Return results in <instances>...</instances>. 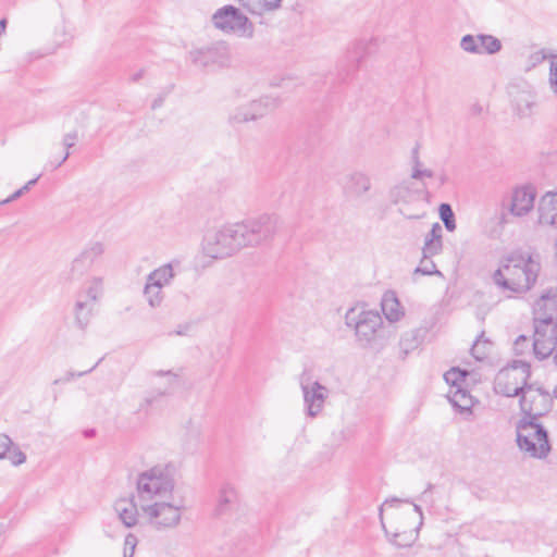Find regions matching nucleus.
Listing matches in <instances>:
<instances>
[{"mask_svg": "<svg viewBox=\"0 0 557 557\" xmlns=\"http://www.w3.org/2000/svg\"><path fill=\"white\" fill-rule=\"evenodd\" d=\"M39 177H40V175H38L37 177H35V178H33V180L28 181L24 186H28V190H29V189H30V187H32V186H34V185L37 183V181L39 180Z\"/></svg>", "mask_w": 557, "mask_h": 557, "instance_id": "obj_55", "label": "nucleus"}, {"mask_svg": "<svg viewBox=\"0 0 557 557\" xmlns=\"http://www.w3.org/2000/svg\"><path fill=\"white\" fill-rule=\"evenodd\" d=\"M5 28H7V20L5 18H1L0 20V35L2 33H4Z\"/></svg>", "mask_w": 557, "mask_h": 557, "instance_id": "obj_56", "label": "nucleus"}, {"mask_svg": "<svg viewBox=\"0 0 557 557\" xmlns=\"http://www.w3.org/2000/svg\"><path fill=\"white\" fill-rule=\"evenodd\" d=\"M532 376L531 364L523 360H513L503 368L496 375L494 391L505 397H521L532 392L534 384H530Z\"/></svg>", "mask_w": 557, "mask_h": 557, "instance_id": "obj_3", "label": "nucleus"}, {"mask_svg": "<svg viewBox=\"0 0 557 557\" xmlns=\"http://www.w3.org/2000/svg\"><path fill=\"white\" fill-rule=\"evenodd\" d=\"M442 226L440 225V223H434L432 225V228L431 231L426 234L425 238H433V239H436V240H442Z\"/></svg>", "mask_w": 557, "mask_h": 557, "instance_id": "obj_47", "label": "nucleus"}, {"mask_svg": "<svg viewBox=\"0 0 557 557\" xmlns=\"http://www.w3.org/2000/svg\"><path fill=\"white\" fill-rule=\"evenodd\" d=\"M90 269L91 267H89V264H85V261H83V259L78 256L72 262L70 278H81Z\"/></svg>", "mask_w": 557, "mask_h": 557, "instance_id": "obj_37", "label": "nucleus"}, {"mask_svg": "<svg viewBox=\"0 0 557 557\" xmlns=\"http://www.w3.org/2000/svg\"><path fill=\"white\" fill-rule=\"evenodd\" d=\"M479 54H495L502 50V41L493 35L479 34Z\"/></svg>", "mask_w": 557, "mask_h": 557, "instance_id": "obj_25", "label": "nucleus"}, {"mask_svg": "<svg viewBox=\"0 0 557 557\" xmlns=\"http://www.w3.org/2000/svg\"><path fill=\"white\" fill-rule=\"evenodd\" d=\"M468 375L469 372L467 370H461L458 367H454L449 369L447 372H445L444 379L447 384L455 387H460V385H463V383L466 382Z\"/></svg>", "mask_w": 557, "mask_h": 557, "instance_id": "obj_30", "label": "nucleus"}, {"mask_svg": "<svg viewBox=\"0 0 557 557\" xmlns=\"http://www.w3.org/2000/svg\"><path fill=\"white\" fill-rule=\"evenodd\" d=\"M413 509H414L416 512H418L420 516H422V509H421V507L419 505L414 504L413 505Z\"/></svg>", "mask_w": 557, "mask_h": 557, "instance_id": "obj_64", "label": "nucleus"}, {"mask_svg": "<svg viewBox=\"0 0 557 557\" xmlns=\"http://www.w3.org/2000/svg\"><path fill=\"white\" fill-rule=\"evenodd\" d=\"M143 76H144V70H140L137 73L132 75L131 81L138 82Z\"/></svg>", "mask_w": 557, "mask_h": 557, "instance_id": "obj_54", "label": "nucleus"}, {"mask_svg": "<svg viewBox=\"0 0 557 557\" xmlns=\"http://www.w3.org/2000/svg\"><path fill=\"white\" fill-rule=\"evenodd\" d=\"M299 384L302 391L307 414L317 417L322 410L325 398L327 397V388L320 382L314 381L311 372L308 370H304L300 374Z\"/></svg>", "mask_w": 557, "mask_h": 557, "instance_id": "obj_11", "label": "nucleus"}, {"mask_svg": "<svg viewBox=\"0 0 557 557\" xmlns=\"http://www.w3.org/2000/svg\"><path fill=\"white\" fill-rule=\"evenodd\" d=\"M161 289H162L161 285H158L156 283H150L148 281L146 282V285L144 288V296L150 307L157 308L161 305V302L163 300V295H162Z\"/></svg>", "mask_w": 557, "mask_h": 557, "instance_id": "obj_26", "label": "nucleus"}, {"mask_svg": "<svg viewBox=\"0 0 557 557\" xmlns=\"http://www.w3.org/2000/svg\"><path fill=\"white\" fill-rule=\"evenodd\" d=\"M137 537L133 533H128L124 540V554L123 557H133L137 545Z\"/></svg>", "mask_w": 557, "mask_h": 557, "instance_id": "obj_42", "label": "nucleus"}, {"mask_svg": "<svg viewBox=\"0 0 557 557\" xmlns=\"http://www.w3.org/2000/svg\"><path fill=\"white\" fill-rule=\"evenodd\" d=\"M529 432H530V441H532V442H534L536 445H539V444H537V440L534 437V430H530Z\"/></svg>", "mask_w": 557, "mask_h": 557, "instance_id": "obj_63", "label": "nucleus"}, {"mask_svg": "<svg viewBox=\"0 0 557 557\" xmlns=\"http://www.w3.org/2000/svg\"><path fill=\"white\" fill-rule=\"evenodd\" d=\"M103 360V357L100 358L96 364H94L90 369L86 370V371H82V372H73V371H69L66 372L65 376L63 379H58L55 380L53 383L54 384H58L60 382H69L71 380H73L74 377H81V376H84L90 372H92L97 367L98 364Z\"/></svg>", "mask_w": 557, "mask_h": 557, "instance_id": "obj_43", "label": "nucleus"}, {"mask_svg": "<svg viewBox=\"0 0 557 557\" xmlns=\"http://www.w3.org/2000/svg\"><path fill=\"white\" fill-rule=\"evenodd\" d=\"M389 197L394 203H409L418 199L420 197V193L412 189L410 184L401 183L391 189Z\"/></svg>", "mask_w": 557, "mask_h": 557, "instance_id": "obj_21", "label": "nucleus"}, {"mask_svg": "<svg viewBox=\"0 0 557 557\" xmlns=\"http://www.w3.org/2000/svg\"><path fill=\"white\" fill-rule=\"evenodd\" d=\"M398 536H399L398 534H395V535H394L395 540L393 541V543H394L395 545H397L398 547H407V546H410V544H409V543H398V542L396 541V537H398Z\"/></svg>", "mask_w": 557, "mask_h": 557, "instance_id": "obj_57", "label": "nucleus"}, {"mask_svg": "<svg viewBox=\"0 0 557 557\" xmlns=\"http://www.w3.org/2000/svg\"><path fill=\"white\" fill-rule=\"evenodd\" d=\"M77 137H78L77 131L67 133L63 136L62 144L69 150L70 148H72L75 145Z\"/></svg>", "mask_w": 557, "mask_h": 557, "instance_id": "obj_46", "label": "nucleus"}, {"mask_svg": "<svg viewBox=\"0 0 557 557\" xmlns=\"http://www.w3.org/2000/svg\"><path fill=\"white\" fill-rule=\"evenodd\" d=\"M341 185L343 196L349 200L368 199L373 186L371 176L360 170L347 173Z\"/></svg>", "mask_w": 557, "mask_h": 557, "instance_id": "obj_13", "label": "nucleus"}, {"mask_svg": "<svg viewBox=\"0 0 557 557\" xmlns=\"http://www.w3.org/2000/svg\"><path fill=\"white\" fill-rule=\"evenodd\" d=\"M104 252V246L100 242L91 243L81 253L79 257L85 261V264L92 267L95 261L100 258Z\"/></svg>", "mask_w": 557, "mask_h": 557, "instance_id": "obj_27", "label": "nucleus"}, {"mask_svg": "<svg viewBox=\"0 0 557 557\" xmlns=\"http://www.w3.org/2000/svg\"><path fill=\"white\" fill-rule=\"evenodd\" d=\"M400 502H401L400 499L394 497V498L387 499L385 502V504H391L392 505V504H396V503H400Z\"/></svg>", "mask_w": 557, "mask_h": 557, "instance_id": "obj_62", "label": "nucleus"}, {"mask_svg": "<svg viewBox=\"0 0 557 557\" xmlns=\"http://www.w3.org/2000/svg\"><path fill=\"white\" fill-rule=\"evenodd\" d=\"M540 271L541 263L531 253L515 250L502 259L493 281L503 290L525 294L535 285Z\"/></svg>", "mask_w": 557, "mask_h": 557, "instance_id": "obj_2", "label": "nucleus"}, {"mask_svg": "<svg viewBox=\"0 0 557 557\" xmlns=\"http://www.w3.org/2000/svg\"><path fill=\"white\" fill-rule=\"evenodd\" d=\"M21 196H22V194H21V193L18 191V189H17V190H16L15 193H13L9 198H7V199L2 200V201L0 202V205L8 203V202H10V201H12V200H15L16 198H18V197H21Z\"/></svg>", "mask_w": 557, "mask_h": 557, "instance_id": "obj_53", "label": "nucleus"}, {"mask_svg": "<svg viewBox=\"0 0 557 557\" xmlns=\"http://www.w3.org/2000/svg\"><path fill=\"white\" fill-rule=\"evenodd\" d=\"M460 47L463 51L478 54L480 53L479 49V35L467 34L462 36L460 40Z\"/></svg>", "mask_w": 557, "mask_h": 557, "instance_id": "obj_36", "label": "nucleus"}, {"mask_svg": "<svg viewBox=\"0 0 557 557\" xmlns=\"http://www.w3.org/2000/svg\"><path fill=\"white\" fill-rule=\"evenodd\" d=\"M174 276L173 268L171 263L164 264L156 270H153L149 275L147 276V281L150 283H156L158 285H161L163 287L165 284H168Z\"/></svg>", "mask_w": 557, "mask_h": 557, "instance_id": "obj_24", "label": "nucleus"}, {"mask_svg": "<svg viewBox=\"0 0 557 557\" xmlns=\"http://www.w3.org/2000/svg\"><path fill=\"white\" fill-rule=\"evenodd\" d=\"M252 14L273 12L282 7V0H239Z\"/></svg>", "mask_w": 557, "mask_h": 557, "instance_id": "obj_22", "label": "nucleus"}, {"mask_svg": "<svg viewBox=\"0 0 557 557\" xmlns=\"http://www.w3.org/2000/svg\"><path fill=\"white\" fill-rule=\"evenodd\" d=\"M114 510L119 519L126 528H133L138 522V508L134 500V496L119 498L114 503Z\"/></svg>", "mask_w": 557, "mask_h": 557, "instance_id": "obj_16", "label": "nucleus"}, {"mask_svg": "<svg viewBox=\"0 0 557 557\" xmlns=\"http://www.w3.org/2000/svg\"><path fill=\"white\" fill-rule=\"evenodd\" d=\"M173 490L174 479L168 466H156L138 475L137 492L141 499L172 496Z\"/></svg>", "mask_w": 557, "mask_h": 557, "instance_id": "obj_7", "label": "nucleus"}, {"mask_svg": "<svg viewBox=\"0 0 557 557\" xmlns=\"http://www.w3.org/2000/svg\"><path fill=\"white\" fill-rule=\"evenodd\" d=\"M277 101L274 98L271 97H263L259 100H255L249 104L250 112L252 111H264V115L268 113L269 110L274 109L277 107Z\"/></svg>", "mask_w": 557, "mask_h": 557, "instance_id": "obj_35", "label": "nucleus"}, {"mask_svg": "<svg viewBox=\"0 0 557 557\" xmlns=\"http://www.w3.org/2000/svg\"><path fill=\"white\" fill-rule=\"evenodd\" d=\"M202 249L206 256L213 259H224L239 252L243 248L235 223L209 232L203 238Z\"/></svg>", "mask_w": 557, "mask_h": 557, "instance_id": "obj_6", "label": "nucleus"}, {"mask_svg": "<svg viewBox=\"0 0 557 557\" xmlns=\"http://www.w3.org/2000/svg\"><path fill=\"white\" fill-rule=\"evenodd\" d=\"M432 257H422L419 265L416 268L414 272L420 273L422 275H442V273L436 269L434 261L431 259Z\"/></svg>", "mask_w": 557, "mask_h": 557, "instance_id": "obj_34", "label": "nucleus"}, {"mask_svg": "<svg viewBox=\"0 0 557 557\" xmlns=\"http://www.w3.org/2000/svg\"><path fill=\"white\" fill-rule=\"evenodd\" d=\"M94 307V304L83 299V295H77V299L74 306V313L75 322L81 330H85L89 324Z\"/></svg>", "mask_w": 557, "mask_h": 557, "instance_id": "obj_20", "label": "nucleus"}, {"mask_svg": "<svg viewBox=\"0 0 557 557\" xmlns=\"http://www.w3.org/2000/svg\"><path fill=\"white\" fill-rule=\"evenodd\" d=\"M188 54L191 63L199 67L225 66L230 61V49L224 41L194 49Z\"/></svg>", "mask_w": 557, "mask_h": 557, "instance_id": "obj_12", "label": "nucleus"}, {"mask_svg": "<svg viewBox=\"0 0 557 557\" xmlns=\"http://www.w3.org/2000/svg\"><path fill=\"white\" fill-rule=\"evenodd\" d=\"M535 104V99L531 95H522L516 99V110L520 116L531 115Z\"/></svg>", "mask_w": 557, "mask_h": 557, "instance_id": "obj_31", "label": "nucleus"}, {"mask_svg": "<svg viewBox=\"0 0 557 557\" xmlns=\"http://www.w3.org/2000/svg\"><path fill=\"white\" fill-rule=\"evenodd\" d=\"M528 346V337L525 335H519L515 343L513 349L516 355H522Z\"/></svg>", "mask_w": 557, "mask_h": 557, "instance_id": "obj_45", "label": "nucleus"}, {"mask_svg": "<svg viewBox=\"0 0 557 557\" xmlns=\"http://www.w3.org/2000/svg\"><path fill=\"white\" fill-rule=\"evenodd\" d=\"M507 223H508V214L503 211L498 218V225L504 227Z\"/></svg>", "mask_w": 557, "mask_h": 557, "instance_id": "obj_52", "label": "nucleus"}, {"mask_svg": "<svg viewBox=\"0 0 557 557\" xmlns=\"http://www.w3.org/2000/svg\"><path fill=\"white\" fill-rule=\"evenodd\" d=\"M492 345L488 338H484V332H481L471 347V355L475 360L483 361L488 357Z\"/></svg>", "mask_w": 557, "mask_h": 557, "instance_id": "obj_23", "label": "nucleus"}, {"mask_svg": "<svg viewBox=\"0 0 557 557\" xmlns=\"http://www.w3.org/2000/svg\"><path fill=\"white\" fill-rule=\"evenodd\" d=\"M549 84L557 92V52L549 53Z\"/></svg>", "mask_w": 557, "mask_h": 557, "instance_id": "obj_40", "label": "nucleus"}, {"mask_svg": "<svg viewBox=\"0 0 557 557\" xmlns=\"http://www.w3.org/2000/svg\"><path fill=\"white\" fill-rule=\"evenodd\" d=\"M147 522L156 530L173 529L181 522L183 502L156 500L140 506Z\"/></svg>", "mask_w": 557, "mask_h": 557, "instance_id": "obj_8", "label": "nucleus"}, {"mask_svg": "<svg viewBox=\"0 0 557 557\" xmlns=\"http://www.w3.org/2000/svg\"><path fill=\"white\" fill-rule=\"evenodd\" d=\"M412 161H413V166H420L421 165V162H420V159H419V146H416L413 149H412Z\"/></svg>", "mask_w": 557, "mask_h": 557, "instance_id": "obj_50", "label": "nucleus"}, {"mask_svg": "<svg viewBox=\"0 0 557 557\" xmlns=\"http://www.w3.org/2000/svg\"><path fill=\"white\" fill-rule=\"evenodd\" d=\"M188 329V326H185V330L178 329L177 331L173 332L175 335H183L185 334V331ZM172 335V333H170Z\"/></svg>", "mask_w": 557, "mask_h": 557, "instance_id": "obj_61", "label": "nucleus"}, {"mask_svg": "<svg viewBox=\"0 0 557 557\" xmlns=\"http://www.w3.org/2000/svg\"><path fill=\"white\" fill-rule=\"evenodd\" d=\"M426 334L428 330L423 327L413 329L404 333L399 339L400 358L404 360L411 351L418 349Z\"/></svg>", "mask_w": 557, "mask_h": 557, "instance_id": "obj_17", "label": "nucleus"}, {"mask_svg": "<svg viewBox=\"0 0 557 557\" xmlns=\"http://www.w3.org/2000/svg\"><path fill=\"white\" fill-rule=\"evenodd\" d=\"M162 104V99L159 98V99H156L151 106V108L154 110L157 108H159L160 106Z\"/></svg>", "mask_w": 557, "mask_h": 557, "instance_id": "obj_59", "label": "nucleus"}, {"mask_svg": "<svg viewBox=\"0 0 557 557\" xmlns=\"http://www.w3.org/2000/svg\"><path fill=\"white\" fill-rule=\"evenodd\" d=\"M552 301L549 295H542L537 302V311L534 318L533 352L539 360L548 358L557 345V323L553 315L541 314L542 302Z\"/></svg>", "mask_w": 557, "mask_h": 557, "instance_id": "obj_5", "label": "nucleus"}, {"mask_svg": "<svg viewBox=\"0 0 557 557\" xmlns=\"http://www.w3.org/2000/svg\"><path fill=\"white\" fill-rule=\"evenodd\" d=\"M381 308L385 318L389 322L399 321L404 315L403 307L396 296V293L393 290L384 293L381 301Z\"/></svg>", "mask_w": 557, "mask_h": 557, "instance_id": "obj_18", "label": "nucleus"}, {"mask_svg": "<svg viewBox=\"0 0 557 557\" xmlns=\"http://www.w3.org/2000/svg\"><path fill=\"white\" fill-rule=\"evenodd\" d=\"M546 59H549V54H546L545 49H541L528 58V67L527 70L534 69L536 65L543 63Z\"/></svg>", "mask_w": 557, "mask_h": 557, "instance_id": "obj_41", "label": "nucleus"}, {"mask_svg": "<svg viewBox=\"0 0 557 557\" xmlns=\"http://www.w3.org/2000/svg\"><path fill=\"white\" fill-rule=\"evenodd\" d=\"M13 446V442L7 434L0 433V460L5 459L9 448Z\"/></svg>", "mask_w": 557, "mask_h": 557, "instance_id": "obj_44", "label": "nucleus"}, {"mask_svg": "<svg viewBox=\"0 0 557 557\" xmlns=\"http://www.w3.org/2000/svg\"><path fill=\"white\" fill-rule=\"evenodd\" d=\"M263 115L264 111L250 112L249 107L240 108L230 116V121L232 123H246L249 121H256L257 119L262 117Z\"/></svg>", "mask_w": 557, "mask_h": 557, "instance_id": "obj_29", "label": "nucleus"}, {"mask_svg": "<svg viewBox=\"0 0 557 557\" xmlns=\"http://www.w3.org/2000/svg\"><path fill=\"white\" fill-rule=\"evenodd\" d=\"M237 500V493L233 485L223 483L219 490V496L214 512L216 516L225 515L230 511L231 505Z\"/></svg>", "mask_w": 557, "mask_h": 557, "instance_id": "obj_19", "label": "nucleus"}, {"mask_svg": "<svg viewBox=\"0 0 557 557\" xmlns=\"http://www.w3.org/2000/svg\"><path fill=\"white\" fill-rule=\"evenodd\" d=\"M534 386L532 391H535L537 393V396L540 397V389H545L543 386L539 385L537 383H533Z\"/></svg>", "mask_w": 557, "mask_h": 557, "instance_id": "obj_60", "label": "nucleus"}, {"mask_svg": "<svg viewBox=\"0 0 557 557\" xmlns=\"http://www.w3.org/2000/svg\"><path fill=\"white\" fill-rule=\"evenodd\" d=\"M535 193L531 187H519L513 189L508 212L515 216L527 215L534 207Z\"/></svg>", "mask_w": 557, "mask_h": 557, "instance_id": "obj_14", "label": "nucleus"}, {"mask_svg": "<svg viewBox=\"0 0 557 557\" xmlns=\"http://www.w3.org/2000/svg\"><path fill=\"white\" fill-rule=\"evenodd\" d=\"M212 23L218 29L226 34L246 38L253 36V24L238 8L231 4L219 9L212 15Z\"/></svg>", "mask_w": 557, "mask_h": 557, "instance_id": "obj_10", "label": "nucleus"}, {"mask_svg": "<svg viewBox=\"0 0 557 557\" xmlns=\"http://www.w3.org/2000/svg\"><path fill=\"white\" fill-rule=\"evenodd\" d=\"M5 459H9L12 465L20 466L25 462L26 455L13 444L11 448H9L8 455H5Z\"/></svg>", "mask_w": 557, "mask_h": 557, "instance_id": "obj_39", "label": "nucleus"}, {"mask_svg": "<svg viewBox=\"0 0 557 557\" xmlns=\"http://www.w3.org/2000/svg\"><path fill=\"white\" fill-rule=\"evenodd\" d=\"M443 242L433 238H425L422 253L424 257H433L442 251Z\"/></svg>", "mask_w": 557, "mask_h": 557, "instance_id": "obj_38", "label": "nucleus"}, {"mask_svg": "<svg viewBox=\"0 0 557 557\" xmlns=\"http://www.w3.org/2000/svg\"><path fill=\"white\" fill-rule=\"evenodd\" d=\"M440 218L448 232L456 230V220L453 208L449 203H441L438 208Z\"/></svg>", "mask_w": 557, "mask_h": 557, "instance_id": "obj_32", "label": "nucleus"}, {"mask_svg": "<svg viewBox=\"0 0 557 557\" xmlns=\"http://www.w3.org/2000/svg\"><path fill=\"white\" fill-rule=\"evenodd\" d=\"M345 321L347 326L355 330L357 342L361 347L369 346L383 325L382 317L377 311L361 310L357 312L354 308L346 312Z\"/></svg>", "mask_w": 557, "mask_h": 557, "instance_id": "obj_9", "label": "nucleus"}, {"mask_svg": "<svg viewBox=\"0 0 557 557\" xmlns=\"http://www.w3.org/2000/svg\"><path fill=\"white\" fill-rule=\"evenodd\" d=\"M423 176L432 177L433 172L431 170H421L420 166H413L411 177L414 180H420Z\"/></svg>", "mask_w": 557, "mask_h": 557, "instance_id": "obj_48", "label": "nucleus"}, {"mask_svg": "<svg viewBox=\"0 0 557 557\" xmlns=\"http://www.w3.org/2000/svg\"><path fill=\"white\" fill-rule=\"evenodd\" d=\"M102 293V278L101 277H94L90 283H89V286L78 293V295H83V299L85 301H90L91 304H96V301L98 300L99 296L101 295Z\"/></svg>", "mask_w": 557, "mask_h": 557, "instance_id": "obj_28", "label": "nucleus"}, {"mask_svg": "<svg viewBox=\"0 0 557 557\" xmlns=\"http://www.w3.org/2000/svg\"><path fill=\"white\" fill-rule=\"evenodd\" d=\"M552 406L553 399L546 389H540V397L523 394L519 398L521 418L516 424V441L520 450L532 458L544 459L550 453L548 432L537 420L547 414Z\"/></svg>", "mask_w": 557, "mask_h": 557, "instance_id": "obj_1", "label": "nucleus"}, {"mask_svg": "<svg viewBox=\"0 0 557 557\" xmlns=\"http://www.w3.org/2000/svg\"><path fill=\"white\" fill-rule=\"evenodd\" d=\"M242 248L258 247L270 243L280 228V220L274 214H261L235 223Z\"/></svg>", "mask_w": 557, "mask_h": 557, "instance_id": "obj_4", "label": "nucleus"}, {"mask_svg": "<svg viewBox=\"0 0 557 557\" xmlns=\"http://www.w3.org/2000/svg\"><path fill=\"white\" fill-rule=\"evenodd\" d=\"M154 375H157V376H173L174 379H177V374H175L171 370H168V371L159 370V371L154 372Z\"/></svg>", "mask_w": 557, "mask_h": 557, "instance_id": "obj_51", "label": "nucleus"}, {"mask_svg": "<svg viewBox=\"0 0 557 557\" xmlns=\"http://www.w3.org/2000/svg\"><path fill=\"white\" fill-rule=\"evenodd\" d=\"M377 39L371 38L369 41L360 40L355 44L354 48L348 50L346 55L347 74L354 73L358 70L361 61L369 54L375 51Z\"/></svg>", "mask_w": 557, "mask_h": 557, "instance_id": "obj_15", "label": "nucleus"}, {"mask_svg": "<svg viewBox=\"0 0 557 557\" xmlns=\"http://www.w3.org/2000/svg\"><path fill=\"white\" fill-rule=\"evenodd\" d=\"M456 392L451 398V403L454 406H457L461 409H468L471 406V397L469 392L463 388L462 385L460 387H456Z\"/></svg>", "mask_w": 557, "mask_h": 557, "instance_id": "obj_33", "label": "nucleus"}, {"mask_svg": "<svg viewBox=\"0 0 557 557\" xmlns=\"http://www.w3.org/2000/svg\"><path fill=\"white\" fill-rule=\"evenodd\" d=\"M69 157H70V152L66 151L60 160L54 159V162L50 161L49 165H50L51 170L53 171V170H57L58 168H60L69 159Z\"/></svg>", "mask_w": 557, "mask_h": 557, "instance_id": "obj_49", "label": "nucleus"}, {"mask_svg": "<svg viewBox=\"0 0 557 557\" xmlns=\"http://www.w3.org/2000/svg\"><path fill=\"white\" fill-rule=\"evenodd\" d=\"M95 434H96L95 429H88V430H86V431L84 432V435H85L86 437H92V436H95Z\"/></svg>", "mask_w": 557, "mask_h": 557, "instance_id": "obj_58", "label": "nucleus"}]
</instances>
